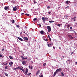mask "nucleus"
<instances>
[{
    "label": "nucleus",
    "instance_id": "obj_31",
    "mask_svg": "<svg viewBox=\"0 0 77 77\" xmlns=\"http://www.w3.org/2000/svg\"><path fill=\"white\" fill-rule=\"evenodd\" d=\"M4 74H5V75H6V76H8V74H7V73H4Z\"/></svg>",
    "mask_w": 77,
    "mask_h": 77
},
{
    "label": "nucleus",
    "instance_id": "obj_28",
    "mask_svg": "<svg viewBox=\"0 0 77 77\" xmlns=\"http://www.w3.org/2000/svg\"><path fill=\"white\" fill-rule=\"evenodd\" d=\"M36 20H37V18H34L33 20V21L35 22L36 21Z\"/></svg>",
    "mask_w": 77,
    "mask_h": 77
},
{
    "label": "nucleus",
    "instance_id": "obj_39",
    "mask_svg": "<svg viewBox=\"0 0 77 77\" xmlns=\"http://www.w3.org/2000/svg\"><path fill=\"white\" fill-rule=\"evenodd\" d=\"M3 57V55L1 54H0V57Z\"/></svg>",
    "mask_w": 77,
    "mask_h": 77
},
{
    "label": "nucleus",
    "instance_id": "obj_20",
    "mask_svg": "<svg viewBox=\"0 0 77 77\" xmlns=\"http://www.w3.org/2000/svg\"><path fill=\"white\" fill-rule=\"evenodd\" d=\"M49 23H54V21H53V20H50L49 21Z\"/></svg>",
    "mask_w": 77,
    "mask_h": 77
},
{
    "label": "nucleus",
    "instance_id": "obj_16",
    "mask_svg": "<svg viewBox=\"0 0 77 77\" xmlns=\"http://www.w3.org/2000/svg\"><path fill=\"white\" fill-rule=\"evenodd\" d=\"M9 64L10 66H12V65H13V62H11V63H9Z\"/></svg>",
    "mask_w": 77,
    "mask_h": 77
},
{
    "label": "nucleus",
    "instance_id": "obj_54",
    "mask_svg": "<svg viewBox=\"0 0 77 77\" xmlns=\"http://www.w3.org/2000/svg\"><path fill=\"white\" fill-rule=\"evenodd\" d=\"M66 24H67V23H66V25H65V27H66Z\"/></svg>",
    "mask_w": 77,
    "mask_h": 77
},
{
    "label": "nucleus",
    "instance_id": "obj_29",
    "mask_svg": "<svg viewBox=\"0 0 77 77\" xmlns=\"http://www.w3.org/2000/svg\"><path fill=\"white\" fill-rule=\"evenodd\" d=\"M16 27H17L18 28H19V27H20V26H19V25L17 24L16 25Z\"/></svg>",
    "mask_w": 77,
    "mask_h": 77
},
{
    "label": "nucleus",
    "instance_id": "obj_23",
    "mask_svg": "<svg viewBox=\"0 0 77 77\" xmlns=\"http://www.w3.org/2000/svg\"><path fill=\"white\" fill-rule=\"evenodd\" d=\"M64 18H68V17L67 15H66L64 16Z\"/></svg>",
    "mask_w": 77,
    "mask_h": 77
},
{
    "label": "nucleus",
    "instance_id": "obj_5",
    "mask_svg": "<svg viewBox=\"0 0 77 77\" xmlns=\"http://www.w3.org/2000/svg\"><path fill=\"white\" fill-rule=\"evenodd\" d=\"M68 36L70 39H73V37L71 35H68Z\"/></svg>",
    "mask_w": 77,
    "mask_h": 77
},
{
    "label": "nucleus",
    "instance_id": "obj_7",
    "mask_svg": "<svg viewBox=\"0 0 77 77\" xmlns=\"http://www.w3.org/2000/svg\"><path fill=\"white\" fill-rule=\"evenodd\" d=\"M42 19L43 20V21L44 22V23H45V18H44V17H42Z\"/></svg>",
    "mask_w": 77,
    "mask_h": 77
},
{
    "label": "nucleus",
    "instance_id": "obj_59",
    "mask_svg": "<svg viewBox=\"0 0 77 77\" xmlns=\"http://www.w3.org/2000/svg\"><path fill=\"white\" fill-rule=\"evenodd\" d=\"M53 48H54V49H55L54 46V47H53Z\"/></svg>",
    "mask_w": 77,
    "mask_h": 77
},
{
    "label": "nucleus",
    "instance_id": "obj_33",
    "mask_svg": "<svg viewBox=\"0 0 77 77\" xmlns=\"http://www.w3.org/2000/svg\"><path fill=\"white\" fill-rule=\"evenodd\" d=\"M39 77H43V75H42V74L41 76H39Z\"/></svg>",
    "mask_w": 77,
    "mask_h": 77
},
{
    "label": "nucleus",
    "instance_id": "obj_32",
    "mask_svg": "<svg viewBox=\"0 0 77 77\" xmlns=\"http://www.w3.org/2000/svg\"><path fill=\"white\" fill-rule=\"evenodd\" d=\"M33 66H31V67L30 69H33Z\"/></svg>",
    "mask_w": 77,
    "mask_h": 77
},
{
    "label": "nucleus",
    "instance_id": "obj_4",
    "mask_svg": "<svg viewBox=\"0 0 77 77\" xmlns=\"http://www.w3.org/2000/svg\"><path fill=\"white\" fill-rule=\"evenodd\" d=\"M17 6H15L14 7H13V11H16L17 10Z\"/></svg>",
    "mask_w": 77,
    "mask_h": 77
},
{
    "label": "nucleus",
    "instance_id": "obj_52",
    "mask_svg": "<svg viewBox=\"0 0 77 77\" xmlns=\"http://www.w3.org/2000/svg\"><path fill=\"white\" fill-rule=\"evenodd\" d=\"M40 48H41V46L39 45V49H40Z\"/></svg>",
    "mask_w": 77,
    "mask_h": 77
},
{
    "label": "nucleus",
    "instance_id": "obj_26",
    "mask_svg": "<svg viewBox=\"0 0 77 77\" xmlns=\"http://www.w3.org/2000/svg\"><path fill=\"white\" fill-rule=\"evenodd\" d=\"M39 70H38L37 72H36V75H38V73H39Z\"/></svg>",
    "mask_w": 77,
    "mask_h": 77
},
{
    "label": "nucleus",
    "instance_id": "obj_41",
    "mask_svg": "<svg viewBox=\"0 0 77 77\" xmlns=\"http://www.w3.org/2000/svg\"><path fill=\"white\" fill-rule=\"evenodd\" d=\"M67 28H69V25H67Z\"/></svg>",
    "mask_w": 77,
    "mask_h": 77
},
{
    "label": "nucleus",
    "instance_id": "obj_21",
    "mask_svg": "<svg viewBox=\"0 0 77 77\" xmlns=\"http://www.w3.org/2000/svg\"><path fill=\"white\" fill-rule=\"evenodd\" d=\"M7 9H9V8H8V7H6L4 8V9H5V10H7Z\"/></svg>",
    "mask_w": 77,
    "mask_h": 77
},
{
    "label": "nucleus",
    "instance_id": "obj_44",
    "mask_svg": "<svg viewBox=\"0 0 77 77\" xmlns=\"http://www.w3.org/2000/svg\"><path fill=\"white\" fill-rule=\"evenodd\" d=\"M50 6H48L47 7L48 9H50Z\"/></svg>",
    "mask_w": 77,
    "mask_h": 77
},
{
    "label": "nucleus",
    "instance_id": "obj_10",
    "mask_svg": "<svg viewBox=\"0 0 77 77\" xmlns=\"http://www.w3.org/2000/svg\"><path fill=\"white\" fill-rule=\"evenodd\" d=\"M66 4H69L70 3V1H66Z\"/></svg>",
    "mask_w": 77,
    "mask_h": 77
},
{
    "label": "nucleus",
    "instance_id": "obj_43",
    "mask_svg": "<svg viewBox=\"0 0 77 77\" xmlns=\"http://www.w3.org/2000/svg\"><path fill=\"white\" fill-rule=\"evenodd\" d=\"M23 33H25V34H26V32H25V31H23Z\"/></svg>",
    "mask_w": 77,
    "mask_h": 77
},
{
    "label": "nucleus",
    "instance_id": "obj_3",
    "mask_svg": "<svg viewBox=\"0 0 77 77\" xmlns=\"http://www.w3.org/2000/svg\"><path fill=\"white\" fill-rule=\"evenodd\" d=\"M23 67H20L19 69L21 70V71H23V72H24L25 71V70H24V69H23Z\"/></svg>",
    "mask_w": 77,
    "mask_h": 77
},
{
    "label": "nucleus",
    "instance_id": "obj_1",
    "mask_svg": "<svg viewBox=\"0 0 77 77\" xmlns=\"http://www.w3.org/2000/svg\"><path fill=\"white\" fill-rule=\"evenodd\" d=\"M47 29L48 30V32H50L51 31V27L50 26H47Z\"/></svg>",
    "mask_w": 77,
    "mask_h": 77
},
{
    "label": "nucleus",
    "instance_id": "obj_22",
    "mask_svg": "<svg viewBox=\"0 0 77 77\" xmlns=\"http://www.w3.org/2000/svg\"><path fill=\"white\" fill-rule=\"evenodd\" d=\"M9 57L10 58V59H13V57H12V56H9Z\"/></svg>",
    "mask_w": 77,
    "mask_h": 77
},
{
    "label": "nucleus",
    "instance_id": "obj_18",
    "mask_svg": "<svg viewBox=\"0 0 77 77\" xmlns=\"http://www.w3.org/2000/svg\"><path fill=\"white\" fill-rule=\"evenodd\" d=\"M40 33H41V34H44V31H43V30L41 31H40Z\"/></svg>",
    "mask_w": 77,
    "mask_h": 77
},
{
    "label": "nucleus",
    "instance_id": "obj_35",
    "mask_svg": "<svg viewBox=\"0 0 77 77\" xmlns=\"http://www.w3.org/2000/svg\"><path fill=\"white\" fill-rule=\"evenodd\" d=\"M25 15H27V16H29V14H25Z\"/></svg>",
    "mask_w": 77,
    "mask_h": 77
},
{
    "label": "nucleus",
    "instance_id": "obj_47",
    "mask_svg": "<svg viewBox=\"0 0 77 77\" xmlns=\"http://www.w3.org/2000/svg\"><path fill=\"white\" fill-rule=\"evenodd\" d=\"M69 62V63H68V64H69V63H70V61H69V60H68V61H67V62Z\"/></svg>",
    "mask_w": 77,
    "mask_h": 77
},
{
    "label": "nucleus",
    "instance_id": "obj_56",
    "mask_svg": "<svg viewBox=\"0 0 77 77\" xmlns=\"http://www.w3.org/2000/svg\"><path fill=\"white\" fill-rule=\"evenodd\" d=\"M24 58H22V60H24Z\"/></svg>",
    "mask_w": 77,
    "mask_h": 77
},
{
    "label": "nucleus",
    "instance_id": "obj_60",
    "mask_svg": "<svg viewBox=\"0 0 77 77\" xmlns=\"http://www.w3.org/2000/svg\"><path fill=\"white\" fill-rule=\"evenodd\" d=\"M73 54V52H72L71 53V54Z\"/></svg>",
    "mask_w": 77,
    "mask_h": 77
},
{
    "label": "nucleus",
    "instance_id": "obj_12",
    "mask_svg": "<svg viewBox=\"0 0 77 77\" xmlns=\"http://www.w3.org/2000/svg\"><path fill=\"white\" fill-rule=\"evenodd\" d=\"M57 26L59 27H62V24H58Z\"/></svg>",
    "mask_w": 77,
    "mask_h": 77
},
{
    "label": "nucleus",
    "instance_id": "obj_6",
    "mask_svg": "<svg viewBox=\"0 0 77 77\" xmlns=\"http://www.w3.org/2000/svg\"><path fill=\"white\" fill-rule=\"evenodd\" d=\"M43 39L44 41H48V40L47 39L46 37H44Z\"/></svg>",
    "mask_w": 77,
    "mask_h": 77
},
{
    "label": "nucleus",
    "instance_id": "obj_36",
    "mask_svg": "<svg viewBox=\"0 0 77 77\" xmlns=\"http://www.w3.org/2000/svg\"><path fill=\"white\" fill-rule=\"evenodd\" d=\"M3 64L4 65H6L7 64H8V63H3Z\"/></svg>",
    "mask_w": 77,
    "mask_h": 77
},
{
    "label": "nucleus",
    "instance_id": "obj_64",
    "mask_svg": "<svg viewBox=\"0 0 77 77\" xmlns=\"http://www.w3.org/2000/svg\"><path fill=\"white\" fill-rule=\"evenodd\" d=\"M40 24H37V25L38 26V25H39Z\"/></svg>",
    "mask_w": 77,
    "mask_h": 77
},
{
    "label": "nucleus",
    "instance_id": "obj_58",
    "mask_svg": "<svg viewBox=\"0 0 77 77\" xmlns=\"http://www.w3.org/2000/svg\"><path fill=\"white\" fill-rule=\"evenodd\" d=\"M74 19H76V17H75L74 18Z\"/></svg>",
    "mask_w": 77,
    "mask_h": 77
},
{
    "label": "nucleus",
    "instance_id": "obj_11",
    "mask_svg": "<svg viewBox=\"0 0 77 77\" xmlns=\"http://www.w3.org/2000/svg\"><path fill=\"white\" fill-rule=\"evenodd\" d=\"M24 40H26V41H28V38L27 37H23Z\"/></svg>",
    "mask_w": 77,
    "mask_h": 77
},
{
    "label": "nucleus",
    "instance_id": "obj_9",
    "mask_svg": "<svg viewBox=\"0 0 77 77\" xmlns=\"http://www.w3.org/2000/svg\"><path fill=\"white\" fill-rule=\"evenodd\" d=\"M52 43H51L50 44H48V47H51L52 46Z\"/></svg>",
    "mask_w": 77,
    "mask_h": 77
},
{
    "label": "nucleus",
    "instance_id": "obj_55",
    "mask_svg": "<svg viewBox=\"0 0 77 77\" xmlns=\"http://www.w3.org/2000/svg\"><path fill=\"white\" fill-rule=\"evenodd\" d=\"M73 20H74V21H75L76 20V19H73Z\"/></svg>",
    "mask_w": 77,
    "mask_h": 77
},
{
    "label": "nucleus",
    "instance_id": "obj_24",
    "mask_svg": "<svg viewBox=\"0 0 77 77\" xmlns=\"http://www.w3.org/2000/svg\"><path fill=\"white\" fill-rule=\"evenodd\" d=\"M48 36L49 40H50V41H51V38H50V35H48Z\"/></svg>",
    "mask_w": 77,
    "mask_h": 77
},
{
    "label": "nucleus",
    "instance_id": "obj_57",
    "mask_svg": "<svg viewBox=\"0 0 77 77\" xmlns=\"http://www.w3.org/2000/svg\"><path fill=\"white\" fill-rule=\"evenodd\" d=\"M22 35V32H21L20 33V35Z\"/></svg>",
    "mask_w": 77,
    "mask_h": 77
},
{
    "label": "nucleus",
    "instance_id": "obj_17",
    "mask_svg": "<svg viewBox=\"0 0 77 77\" xmlns=\"http://www.w3.org/2000/svg\"><path fill=\"white\" fill-rule=\"evenodd\" d=\"M57 72H54V75H53V76L54 77V76H56V74H57Z\"/></svg>",
    "mask_w": 77,
    "mask_h": 77
},
{
    "label": "nucleus",
    "instance_id": "obj_2",
    "mask_svg": "<svg viewBox=\"0 0 77 77\" xmlns=\"http://www.w3.org/2000/svg\"><path fill=\"white\" fill-rule=\"evenodd\" d=\"M56 71L57 72H61V71H62V69H57L56 70Z\"/></svg>",
    "mask_w": 77,
    "mask_h": 77
},
{
    "label": "nucleus",
    "instance_id": "obj_53",
    "mask_svg": "<svg viewBox=\"0 0 77 77\" xmlns=\"http://www.w3.org/2000/svg\"><path fill=\"white\" fill-rule=\"evenodd\" d=\"M69 8V6H67L66 7V8Z\"/></svg>",
    "mask_w": 77,
    "mask_h": 77
},
{
    "label": "nucleus",
    "instance_id": "obj_34",
    "mask_svg": "<svg viewBox=\"0 0 77 77\" xmlns=\"http://www.w3.org/2000/svg\"><path fill=\"white\" fill-rule=\"evenodd\" d=\"M34 3H35V4L37 3V2H36V1H35V0L34 1Z\"/></svg>",
    "mask_w": 77,
    "mask_h": 77
},
{
    "label": "nucleus",
    "instance_id": "obj_25",
    "mask_svg": "<svg viewBox=\"0 0 77 77\" xmlns=\"http://www.w3.org/2000/svg\"><path fill=\"white\" fill-rule=\"evenodd\" d=\"M61 74L62 76H64V74H63V72H61Z\"/></svg>",
    "mask_w": 77,
    "mask_h": 77
},
{
    "label": "nucleus",
    "instance_id": "obj_15",
    "mask_svg": "<svg viewBox=\"0 0 77 77\" xmlns=\"http://www.w3.org/2000/svg\"><path fill=\"white\" fill-rule=\"evenodd\" d=\"M20 69V66H18L17 68H15L14 69V70H16V69Z\"/></svg>",
    "mask_w": 77,
    "mask_h": 77
},
{
    "label": "nucleus",
    "instance_id": "obj_37",
    "mask_svg": "<svg viewBox=\"0 0 77 77\" xmlns=\"http://www.w3.org/2000/svg\"><path fill=\"white\" fill-rule=\"evenodd\" d=\"M43 66H45L46 65V63H44L43 64Z\"/></svg>",
    "mask_w": 77,
    "mask_h": 77
},
{
    "label": "nucleus",
    "instance_id": "obj_61",
    "mask_svg": "<svg viewBox=\"0 0 77 77\" xmlns=\"http://www.w3.org/2000/svg\"><path fill=\"white\" fill-rule=\"evenodd\" d=\"M59 49H61V48L60 47H59Z\"/></svg>",
    "mask_w": 77,
    "mask_h": 77
},
{
    "label": "nucleus",
    "instance_id": "obj_30",
    "mask_svg": "<svg viewBox=\"0 0 77 77\" xmlns=\"http://www.w3.org/2000/svg\"><path fill=\"white\" fill-rule=\"evenodd\" d=\"M31 74V73H29L28 74H27V75L28 76H29Z\"/></svg>",
    "mask_w": 77,
    "mask_h": 77
},
{
    "label": "nucleus",
    "instance_id": "obj_50",
    "mask_svg": "<svg viewBox=\"0 0 77 77\" xmlns=\"http://www.w3.org/2000/svg\"><path fill=\"white\" fill-rule=\"evenodd\" d=\"M24 14V13H22L21 14V15H23V14Z\"/></svg>",
    "mask_w": 77,
    "mask_h": 77
},
{
    "label": "nucleus",
    "instance_id": "obj_45",
    "mask_svg": "<svg viewBox=\"0 0 77 77\" xmlns=\"http://www.w3.org/2000/svg\"><path fill=\"white\" fill-rule=\"evenodd\" d=\"M48 13L50 15V13H51V12H48Z\"/></svg>",
    "mask_w": 77,
    "mask_h": 77
},
{
    "label": "nucleus",
    "instance_id": "obj_14",
    "mask_svg": "<svg viewBox=\"0 0 77 77\" xmlns=\"http://www.w3.org/2000/svg\"><path fill=\"white\" fill-rule=\"evenodd\" d=\"M22 63L23 65H24L26 64V61H23L22 62Z\"/></svg>",
    "mask_w": 77,
    "mask_h": 77
},
{
    "label": "nucleus",
    "instance_id": "obj_63",
    "mask_svg": "<svg viewBox=\"0 0 77 77\" xmlns=\"http://www.w3.org/2000/svg\"><path fill=\"white\" fill-rule=\"evenodd\" d=\"M71 20H74V18H72Z\"/></svg>",
    "mask_w": 77,
    "mask_h": 77
},
{
    "label": "nucleus",
    "instance_id": "obj_38",
    "mask_svg": "<svg viewBox=\"0 0 77 77\" xmlns=\"http://www.w3.org/2000/svg\"><path fill=\"white\" fill-rule=\"evenodd\" d=\"M45 19V20H48V18L47 17H44Z\"/></svg>",
    "mask_w": 77,
    "mask_h": 77
},
{
    "label": "nucleus",
    "instance_id": "obj_62",
    "mask_svg": "<svg viewBox=\"0 0 77 77\" xmlns=\"http://www.w3.org/2000/svg\"><path fill=\"white\" fill-rule=\"evenodd\" d=\"M75 35H77V33L76 32H75Z\"/></svg>",
    "mask_w": 77,
    "mask_h": 77
},
{
    "label": "nucleus",
    "instance_id": "obj_51",
    "mask_svg": "<svg viewBox=\"0 0 77 77\" xmlns=\"http://www.w3.org/2000/svg\"><path fill=\"white\" fill-rule=\"evenodd\" d=\"M70 29H72V27H70Z\"/></svg>",
    "mask_w": 77,
    "mask_h": 77
},
{
    "label": "nucleus",
    "instance_id": "obj_49",
    "mask_svg": "<svg viewBox=\"0 0 77 77\" xmlns=\"http://www.w3.org/2000/svg\"><path fill=\"white\" fill-rule=\"evenodd\" d=\"M5 50V49H3L2 50V51H3Z\"/></svg>",
    "mask_w": 77,
    "mask_h": 77
},
{
    "label": "nucleus",
    "instance_id": "obj_13",
    "mask_svg": "<svg viewBox=\"0 0 77 77\" xmlns=\"http://www.w3.org/2000/svg\"><path fill=\"white\" fill-rule=\"evenodd\" d=\"M28 71H29V70L28 69H27V68H26V72H25L26 74H27V72H28Z\"/></svg>",
    "mask_w": 77,
    "mask_h": 77
},
{
    "label": "nucleus",
    "instance_id": "obj_46",
    "mask_svg": "<svg viewBox=\"0 0 77 77\" xmlns=\"http://www.w3.org/2000/svg\"><path fill=\"white\" fill-rule=\"evenodd\" d=\"M24 59L26 60V59H27V57L24 58Z\"/></svg>",
    "mask_w": 77,
    "mask_h": 77
},
{
    "label": "nucleus",
    "instance_id": "obj_19",
    "mask_svg": "<svg viewBox=\"0 0 77 77\" xmlns=\"http://www.w3.org/2000/svg\"><path fill=\"white\" fill-rule=\"evenodd\" d=\"M11 22L13 24H14V23H15V20H11Z\"/></svg>",
    "mask_w": 77,
    "mask_h": 77
},
{
    "label": "nucleus",
    "instance_id": "obj_27",
    "mask_svg": "<svg viewBox=\"0 0 77 77\" xmlns=\"http://www.w3.org/2000/svg\"><path fill=\"white\" fill-rule=\"evenodd\" d=\"M8 66L6 65V66H5V69H8Z\"/></svg>",
    "mask_w": 77,
    "mask_h": 77
},
{
    "label": "nucleus",
    "instance_id": "obj_48",
    "mask_svg": "<svg viewBox=\"0 0 77 77\" xmlns=\"http://www.w3.org/2000/svg\"><path fill=\"white\" fill-rule=\"evenodd\" d=\"M39 26L40 27H41V24H39Z\"/></svg>",
    "mask_w": 77,
    "mask_h": 77
},
{
    "label": "nucleus",
    "instance_id": "obj_42",
    "mask_svg": "<svg viewBox=\"0 0 77 77\" xmlns=\"http://www.w3.org/2000/svg\"><path fill=\"white\" fill-rule=\"evenodd\" d=\"M29 69H30L31 68V66H29Z\"/></svg>",
    "mask_w": 77,
    "mask_h": 77
},
{
    "label": "nucleus",
    "instance_id": "obj_8",
    "mask_svg": "<svg viewBox=\"0 0 77 77\" xmlns=\"http://www.w3.org/2000/svg\"><path fill=\"white\" fill-rule=\"evenodd\" d=\"M17 38L18 39H19V40H20V41H23V39H22V38H20L18 37H17Z\"/></svg>",
    "mask_w": 77,
    "mask_h": 77
},
{
    "label": "nucleus",
    "instance_id": "obj_40",
    "mask_svg": "<svg viewBox=\"0 0 77 77\" xmlns=\"http://www.w3.org/2000/svg\"><path fill=\"white\" fill-rule=\"evenodd\" d=\"M21 58L22 59H23L24 58V57H23V56H21Z\"/></svg>",
    "mask_w": 77,
    "mask_h": 77
}]
</instances>
